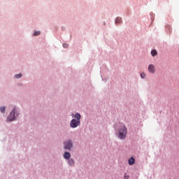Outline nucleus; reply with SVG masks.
Returning <instances> with one entry per match:
<instances>
[{
    "instance_id": "14",
    "label": "nucleus",
    "mask_w": 179,
    "mask_h": 179,
    "mask_svg": "<svg viewBox=\"0 0 179 179\" xmlns=\"http://www.w3.org/2000/svg\"><path fill=\"white\" fill-rule=\"evenodd\" d=\"M141 76L142 79H145V78H146V74L145 73H141Z\"/></svg>"
},
{
    "instance_id": "5",
    "label": "nucleus",
    "mask_w": 179,
    "mask_h": 179,
    "mask_svg": "<svg viewBox=\"0 0 179 179\" xmlns=\"http://www.w3.org/2000/svg\"><path fill=\"white\" fill-rule=\"evenodd\" d=\"M148 72L152 74L156 73V67L155 66V64H150L148 66Z\"/></svg>"
},
{
    "instance_id": "12",
    "label": "nucleus",
    "mask_w": 179,
    "mask_h": 179,
    "mask_svg": "<svg viewBox=\"0 0 179 179\" xmlns=\"http://www.w3.org/2000/svg\"><path fill=\"white\" fill-rule=\"evenodd\" d=\"M166 30H169V33H171V27L170 25H167L166 27Z\"/></svg>"
},
{
    "instance_id": "10",
    "label": "nucleus",
    "mask_w": 179,
    "mask_h": 179,
    "mask_svg": "<svg viewBox=\"0 0 179 179\" xmlns=\"http://www.w3.org/2000/svg\"><path fill=\"white\" fill-rule=\"evenodd\" d=\"M151 55H152V57H156V55H157V50H152L151 51Z\"/></svg>"
},
{
    "instance_id": "2",
    "label": "nucleus",
    "mask_w": 179,
    "mask_h": 179,
    "mask_svg": "<svg viewBox=\"0 0 179 179\" xmlns=\"http://www.w3.org/2000/svg\"><path fill=\"white\" fill-rule=\"evenodd\" d=\"M79 125H80V120H76L75 119H73L70 122L71 128H78Z\"/></svg>"
},
{
    "instance_id": "3",
    "label": "nucleus",
    "mask_w": 179,
    "mask_h": 179,
    "mask_svg": "<svg viewBox=\"0 0 179 179\" xmlns=\"http://www.w3.org/2000/svg\"><path fill=\"white\" fill-rule=\"evenodd\" d=\"M72 141L67 140L64 142V149H66L67 150H71V149H72Z\"/></svg>"
},
{
    "instance_id": "16",
    "label": "nucleus",
    "mask_w": 179,
    "mask_h": 179,
    "mask_svg": "<svg viewBox=\"0 0 179 179\" xmlns=\"http://www.w3.org/2000/svg\"><path fill=\"white\" fill-rule=\"evenodd\" d=\"M40 31H35L34 34V36H40Z\"/></svg>"
},
{
    "instance_id": "15",
    "label": "nucleus",
    "mask_w": 179,
    "mask_h": 179,
    "mask_svg": "<svg viewBox=\"0 0 179 179\" xmlns=\"http://www.w3.org/2000/svg\"><path fill=\"white\" fill-rule=\"evenodd\" d=\"M6 108L4 106H2L0 108V111L1 113H5Z\"/></svg>"
},
{
    "instance_id": "17",
    "label": "nucleus",
    "mask_w": 179,
    "mask_h": 179,
    "mask_svg": "<svg viewBox=\"0 0 179 179\" xmlns=\"http://www.w3.org/2000/svg\"><path fill=\"white\" fill-rule=\"evenodd\" d=\"M63 47H64V48H68V47H69V45H68L66 43H64Z\"/></svg>"
},
{
    "instance_id": "13",
    "label": "nucleus",
    "mask_w": 179,
    "mask_h": 179,
    "mask_svg": "<svg viewBox=\"0 0 179 179\" xmlns=\"http://www.w3.org/2000/svg\"><path fill=\"white\" fill-rule=\"evenodd\" d=\"M15 78H16V79H19V78H22V73L16 74L15 76Z\"/></svg>"
},
{
    "instance_id": "18",
    "label": "nucleus",
    "mask_w": 179,
    "mask_h": 179,
    "mask_svg": "<svg viewBox=\"0 0 179 179\" xmlns=\"http://www.w3.org/2000/svg\"><path fill=\"white\" fill-rule=\"evenodd\" d=\"M124 179H129V176L124 175Z\"/></svg>"
},
{
    "instance_id": "9",
    "label": "nucleus",
    "mask_w": 179,
    "mask_h": 179,
    "mask_svg": "<svg viewBox=\"0 0 179 179\" xmlns=\"http://www.w3.org/2000/svg\"><path fill=\"white\" fill-rule=\"evenodd\" d=\"M80 114L79 113H76L74 115V118H76L77 120V121H80Z\"/></svg>"
},
{
    "instance_id": "1",
    "label": "nucleus",
    "mask_w": 179,
    "mask_h": 179,
    "mask_svg": "<svg viewBox=\"0 0 179 179\" xmlns=\"http://www.w3.org/2000/svg\"><path fill=\"white\" fill-rule=\"evenodd\" d=\"M116 135H117L119 139H125L127 138V127H125V124H120Z\"/></svg>"
},
{
    "instance_id": "7",
    "label": "nucleus",
    "mask_w": 179,
    "mask_h": 179,
    "mask_svg": "<svg viewBox=\"0 0 179 179\" xmlns=\"http://www.w3.org/2000/svg\"><path fill=\"white\" fill-rule=\"evenodd\" d=\"M64 159H71V153L68 152H64Z\"/></svg>"
},
{
    "instance_id": "8",
    "label": "nucleus",
    "mask_w": 179,
    "mask_h": 179,
    "mask_svg": "<svg viewBox=\"0 0 179 179\" xmlns=\"http://www.w3.org/2000/svg\"><path fill=\"white\" fill-rule=\"evenodd\" d=\"M68 164H69V166H73V164H75V161L72 158L69 159Z\"/></svg>"
},
{
    "instance_id": "11",
    "label": "nucleus",
    "mask_w": 179,
    "mask_h": 179,
    "mask_svg": "<svg viewBox=\"0 0 179 179\" xmlns=\"http://www.w3.org/2000/svg\"><path fill=\"white\" fill-rule=\"evenodd\" d=\"M122 22V19L120 17H117L115 20V23H121Z\"/></svg>"
},
{
    "instance_id": "4",
    "label": "nucleus",
    "mask_w": 179,
    "mask_h": 179,
    "mask_svg": "<svg viewBox=\"0 0 179 179\" xmlns=\"http://www.w3.org/2000/svg\"><path fill=\"white\" fill-rule=\"evenodd\" d=\"M16 111V108H13V110L10 112V115L7 117V121H13L15 120V112Z\"/></svg>"
},
{
    "instance_id": "6",
    "label": "nucleus",
    "mask_w": 179,
    "mask_h": 179,
    "mask_svg": "<svg viewBox=\"0 0 179 179\" xmlns=\"http://www.w3.org/2000/svg\"><path fill=\"white\" fill-rule=\"evenodd\" d=\"M128 163L129 166H134V164H135V158L131 157L130 159H129Z\"/></svg>"
}]
</instances>
